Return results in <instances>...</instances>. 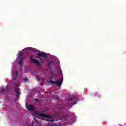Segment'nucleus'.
<instances>
[{"mask_svg":"<svg viewBox=\"0 0 126 126\" xmlns=\"http://www.w3.org/2000/svg\"><path fill=\"white\" fill-rule=\"evenodd\" d=\"M33 116H35L36 118L40 119V117H44L46 119H44L45 121H50V122H53L54 120L52 118V116L51 115H48L44 114H40L38 112L34 111L33 113L32 114Z\"/></svg>","mask_w":126,"mask_h":126,"instance_id":"obj_1","label":"nucleus"},{"mask_svg":"<svg viewBox=\"0 0 126 126\" xmlns=\"http://www.w3.org/2000/svg\"><path fill=\"white\" fill-rule=\"evenodd\" d=\"M25 50H30L31 51H33V52H37V49L33 48L32 47H28V48H25L22 51L19 52L17 54V57H18V56H19L20 57H21V56H22V55L24 54L23 52H24Z\"/></svg>","mask_w":126,"mask_h":126,"instance_id":"obj_2","label":"nucleus"},{"mask_svg":"<svg viewBox=\"0 0 126 126\" xmlns=\"http://www.w3.org/2000/svg\"><path fill=\"white\" fill-rule=\"evenodd\" d=\"M30 60L31 61V62H32V63H35V64H37V65H39V64H40V63L38 61V60L33 59L32 57L30 58Z\"/></svg>","mask_w":126,"mask_h":126,"instance_id":"obj_3","label":"nucleus"},{"mask_svg":"<svg viewBox=\"0 0 126 126\" xmlns=\"http://www.w3.org/2000/svg\"><path fill=\"white\" fill-rule=\"evenodd\" d=\"M62 81H63V79H61L59 81H57L56 82L51 81L50 83H56L57 86H61V84H62Z\"/></svg>","mask_w":126,"mask_h":126,"instance_id":"obj_4","label":"nucleus"},{"mask_svg":"<svg viewBox=\"0 0 126 126\" xmlns=\"http://www.w3.org/2000/svg\"><path fill=\"white\" fill-rule=\"evenodd\" d=\"M38 56L37 57H38L39 58H40V57H43V58H45V59L47 58V55H46V53L44 52H38Z\"/></svg>","mask_w":126,"mask_h":126,"instance_id":"obj_5","label":"nucleus"},{"mask_svg":"<svg viewBox=\"0 0 126 126\" xmlns=\"http://www.w3.org/2000/svg\"><path fill=\"white\" fill-rule=\"evenodd\" d=\"M26 108H27L28 111H33L34 110V106L32 105H27L26 104Z\"/></svg>","mask_w":126,"mask_h":126,"instance_id":"obj_6","label":"nucleus"},{"mask_svg":"<svg viewBox=\"0 0 126 126\" xmlns=\"http://www.w3.org/2000/svg\"><path fill=\"white\" fill-rule=\"evenodd\" d=\"M16 93V96L18 97L20 95V93L19 92V88H17L15 90Z\"/></svg>","mask_w":126,"mask_h":126,"instance_id":"obj_7","label":"nucleus"},{"mask_svg":"<svg viewBox=\"0 0 126 126\" xmlns=\"http://www.w3.org/2000/svg\"><path fill=\"white\" fill-rule=\"evenodd\" d=\"M12 77L14 79H15L17 77V72H16L15 73L12 74Z\"/></svg>","mask_w":126,"mask_h":126,"instance_id":"obj_8","label":"nucleus"},{"mask_svg":"<svg viewBox=\"0 0 126 126\" xmlns=\"http://www.w3.org/2000/svg\"><path fill=\"white\" fill-rule=\"evenodd\" d=\"M23 61V59H20L19 62V64H20V65H22V61Z\"/></svg>","mask_w":126,"mask_h":126,"instance_id":"obj_9","label":"nucleus"},{"mask_svg":"<svg viewBox=\"0 0 126 126\" xmlns=\"http://www.w3.org/2000/svg\"><path fill=\"white\" fill-rule=\"evenodd\" d=\"M4 91V89L2 88V90L1 91V92H3Z\"/></svg>","mask_w":126,"mask_h":126,"instance_id":"obj_10","label":"nucleus"},{"mask_svg":"<svg viewBox=\"0 0 126 126\" xmlns=\"http://www.w3.org/2000/svg\"><path fill=\"white\" fill-rule=\"evenodd\" d=\"M24 80H25V81H26V80H27V79H25Z\"/></svg>","mask_w":126,"mask_h":126,"instance_id":"obj_11","label":"nucleus"},{"mask_svg":"<svg viewBox=\"0 0 126 126\" xmlns=\"http://www.w3.org/2000/svg\"><path fill=\"white\" fill-rule=\"evenodd\" d=\"M74 104H76V102H75L74 103Z\"/></svg>","mask_w":126,"mask_h":126,"instance_id":"obj_12","label":"nucleus"},{"mask_svg":"<svg viewBox=\"0 0 126 126\" xmlns=\"http://www.w3.org/2000/svg\"><path fill=\"white\" fill-rule=\"evenodd\" d=\"M40 61L42 62V59H40Z\"/></svg>","mask_w":126,"mask_h":126,"instance_id":"obj_13","label":"nucleus"},{"mask_svg":"<svg viewBox=\"0 0 126 126\" xmlns=\"http://www.w3.org/2000/svg\"><path fill=\"white\" fill-rule=\"evenodd\" d=\"M69 100H70L71 101V99H70Z\"/></svg>","mask_w":126,"mask_h":126,"instance_id":"obj_14","label":"nucleus"}]
</instances>
